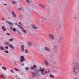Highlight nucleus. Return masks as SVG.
<instances>
[{
	"mask_svg": "<svg viewBox=\"0 0 79 79\" xmlns=\"http://www.w3.org/2000/svg\"><path fill=\"white\" fill-rule=\"evenodd\" d=\"M49 37L52 40H54L55 39V36L53 34H50L49 35Z\"/></svg>",
	"mask_w": 79,
	"mask_h": 79,
	"instance_id": "obj_4",
	"label": "nucleus"
},
{
	"mask_svg": "<svg viewBox=\"0 0 79 79\" xmlns=\"http://www.w3.org/2000/svg\"><path fill=\"white\" fill-rule=\"evenodd\" d=\"M14 64H15V65H17V64H16V62H15V63H14Z\"/></svg>",
	"mask_w": 79,
	"mask_h": 79,
	"instance_id": "obj_43",
	"label": "nucleus"
},
{
	"mask_svg": "<svg viewBox=\"0 0 79 79\" xmlns=\"http://www.w3.org/2000/svg\"><path fill=\"white\" fill-rule=\"evenodd\" d=\"M37 27V26H36L35 25V24H33L32 26V28H34V27Z\"/></svg>",
	"mask_w": 79,
	"mask_h": 79,
	"instance_id": "obj_21",
	"label": "nucleus"
},
{
	"mask_svg": "<svg viewBox=\"0 0 79 79\" xmlns=\"http://www.w3.org/2000/svg\"><path fill=\"white\" fill-rule=\"evenodd\" d=\"M26 1L28 3H31V0H26Z\"/></svg>",
	"mask_w": 79,
	"mask_h": 79,
	"instance_id": "obj_16",
	"label": "nucleus"
},
{
	"mask_svg": "<svg viewBox=\"0 0 79 79\" xmlns=\"http://www.w3.org/2000/svg\"><path fill=\"white\" fill-rule=\"evenodd\" d=\"M5 48L6 49H8V46H7L5 47Z\"/></svg>",
	"mask_w": 79,
	"mask_h": 79,
	"instance_id": "obj_32",
	"label": "nucleus"
},
{
	"mask_svg": "<svg viewBox=\"0 0 79 79\" xmlns=\"http://www.w3.org/2000/svg\"><path fill=\"white\" fill-rule=\"evenodd\" d=\"M10 41H11L13 40V38H11L9 40Z\"/></svg>",
	"mask_w": 79,
	"mask_h": 79,
	"instance_id": "obj_25",
	"label": "nucleus"
},
{
	"mask_svg": "<svg viewBox=\"0 0 79 79\" xmlns=\"http://www.w3.org/2000/svg\"><path fill=\"white\" fill-rule=\"evenodd\" d=\"M1 64L0 63V64Z\"/></svg>",
	"mask_w": 79,
	"mask_h": 79,
	"instance_id": "obj_54",
	"label": "nucleus"
},
{
	"mask_svg": "<svg viewBox=\"0 0 79 79\" xmlns=\"http://www.w3.org/2000/svg\"><path fill=\"white\" fill-rule=\"evenodd\" d=\"M10 71L12 73H14V71H13V70H10Z\"/></svg>",
	"mask_w": 79,
	"mask_h": 79,
	"instance_id": "obj_33",
	"label": "nucleus"
},
{
	"mask_svg": "<svg viewBox=\"0 0 79 79\" xmlns=\"http://www.w3.org/2000/svg\"><path fill=\"white\" fill-rule=\"evenodd\" d=\"M0 49L2 50H4V47L0 46Z\"/></svg>",
	"mask_w": 79,
	"mask_h": 79,
	"instance_id": "obj_19",
	"label": "nucleus"
},
{
	"mask_svg": "<svg viewBox=\"0 0 79 79\" xmlns=\"http://www.w3.org/2000/svg\"><path fill=\"white\" fill-rule=\"evenodd\" d=\"M41 21H42V23L44 22V21H43V20H41Z\"/></svg>",
	"mask_w": 79,
	"mask_h": 79,
	"instance_id": "obj_49",
	"label": "nucleus"
},
{
	"mask_svg": "<svg viewBox=\"0 0 79 79\" xmlns=\"http://www.w3.org/2000/svg\"><path fill=\"white\" fill-rule=\"evenodd\" d=\"M2 68L4 69V70H6V68L4 67V66H3L2 67Z\"/></svg>",
	"mask_w": 79,
	"mask_h": 79,
	"instance_id": "obj_22",
	"label": "nucleus"
},
{
	"mask_svg": "<svg viewBox=\"0 0 79 79\" xmlns=\"http://www.w3.org/2000/svg\"><path fill=\"white\" fill-rule=\"evenodd\" d=\"M25 53H28V52L27 51V49H25Z\"/></svg>",
	"mask_w": 79,
	"mask_h": 79,
	"instance_id": "obj_26",
	"label": "nucleus"
},
{
	"mask_svg": "<svg viewBox=\"0 0 79 79\" xmlns=\"http://www.w3.org/2000/svg\"><path fill=\"white\" fill-rule=\"evenodd\" d=\"M19 11H20V10H21V8H19Z\"/></svg>",
	"mask_w": 79,
	"mask_h": 79,
	"instance_id": "obj_42",
	"label": "nucleus"
},
{
	"mask_svg": "<svg viewBox=\"0 0 79 79\" xmlns=\"http://www.w3.org/2000/svg\"><path fill=\"white\" fill-rule=\"evenodd\" d=\"M19 24H21V23L19 22Z\"/></svg>",
	"mask_w": 79,
	"mask_h": 79,
	"instance_id": "obj_45",
	"label": "nucleus"
},
{
	"mask_svg": "<svg viewBox=\"0 0 79 79\" xmlns=\"http://www.w3.org/2000/svg\"><path fill=\"white\" fill-rule=\"evenodd\" d=\"M50 77L51 78H54V76L52 75V74H50Z\"/></svg>",
	"mask_w": 79,
	"mask_h": 79,
	"instance_id": "obj_20",
	"label": "nucleus"
},
{
	"mask_svg": "<svg viewBox=\"0 0 79 79\" xmlns=\"http://www.w3.org/2000/svg\"><path fill=\"white\" fill-rule=\"evenodd\" d=\"M4 44L6 45H8L9 44V42H4Z\"/></svg>",
	"mask_w": 79,
	"mask_h": 79,
	"instance_id": "obj_18",
	"label": "nucleus"
},
{
	"mask_svg": "<svg viewBox=\"0 0 79 79\" xmlns=\"http://www.w3.org/2000/svg\"><path fill=\"white\" fill-rule=\"evenodd\" d=\"M8 19H10V17L8 18Z\"/></svg>",
	"mask_w": 79,
	"mask_h": 79,
	"instance_id": "obj_52",
	"label": "nucleus"
},
{
	"mask_svg": "<svg viewBox=\"0 0 79 79\" xmlns=\"http://www.w3.org/2000/svg\"><path fill=\"white\" fill-rule=\"evenodd\" d=\"M75 64H76V67L74 65L73 68V73H74L75 74H77L79 73V69L77 68H79V63L77 61L75 63Z\"/></svg>",
	"mask_w": 79,
	"mask_h": 79,
	"instance_id": "obj_1",
	"label": "nucleus"
},
{
	"mask_svg": "<svg viewBox=\"0 0 79 79\" xmlns=\"http://www.w3.org/2000/svg\"><path fill=\"white\" fill-rule=\"evenodd\" d=\"M2 27L3 31H6V28H5V27H4V26H2Z\"/></svg>",
	"mask_w": 79,
	"mask_h": 79,
	"instance_id": "obj_15",
	"label": "nucleus"
},
{
	"mask_svg": "<svg viewBox=\"0 0 79 79\" xmlns=\"http://www.w3.org/2000/svg\"><path fill=\"white\" fill-rule=\"evenodd\" d=\"M45 63L46 65L47 66H48V61H47V60H45Z\"/></svg>",
	"mask_w": 79,
	"mask_h": 79,
	"instance_id": "obj_17",
	"label": "nucleus"
},
{
	"mask_svg": "<svg viewBox=\"0 0 79 79\" xmlns=\"http://www.w3.org/2000/svg\"><path fill=\"white\" fill-rule=\"evenodd\" d=\"M12 0V1H13V0Z\"/></svg>",
	"mask_w": 79,
	"mask_h": 79,
	"instance_id": "obj_53",
	"label": "nucleus"
},
{
	"mask_svg": "<svg viewBox=\"0 0 79 79\" xmlns=\"http://www.w3.org/2000/svg\"><path fill=\"white\" fill-rule=\"evenodd\" d=\"M20 57L21 58L20 60L21 61H22V62H23V61H24V57L23 56H21Z\"/></svg>",
	"mask_w": 79,
	"mask_h": 79,
	"instance_id": "obj_9",
	"label": "nucleus"
},
{
	"mask_svg": "<svg viewBox=\"0 0 79 79\" xmlns=\"http://www.w3.org/2000/svg\"><path fill=\"white\" fill-rule=\"evenodd\" d=\"M62 39H63V38L60 37L59 39V43H60V42H62Z\"/></svg>",
	"mask_w": 79,
	"mask_h": 79,
	"instance_id": "obj_14",
	"label": "nucleus"
},
{
	"mask_svg": "<svg viewBox=\"0 0 79 79\" xmlns=\"http://www.w3.org/2000/svg\"><path fill=\"white\" fill-rule=\"evenodd\" d=\"M41 74L42 75H44V74H45V73H43Z\"/></svg>",
	"mask_w": 79,
	"mask_h": 79,
	"instance_id": "obj_36",
	"label": "nucleus"
},
{
	"mask_svg": "<svg viewBox=\"0 0 79 79\" xmlns=\"http://www.w3.org/2000/svg\"><path fill=\"white\" fill-rule=\"evenodd\" d=\"M77 18V17H74V19H76Z\"/></svg>",
	"mask_w": 79,
	"mask_h": 79,
	"instance_id": "obj_37",
	"label": "nucleus"
},
{
	"mask_svg": "<svg viewBox=\"0 0 79 79\" xmlns=\"http://www.w3.org/2000/svg\"><path fill=\"white\" fill-rule=\"evenodd\" d=\"M45 73H46V74H47V73H48V72H47V71H45Z\"/></svg>",
	"mask_w": 79,
	"mask_h": 79,
	"instance_id": "obj_40",
	"label": "nucleus"
},
{
	"mask_svg": "<svg viewBox=\"0 0 79 79\" xmlns=\"http://www.w3.org/2000/svg\"><path fill=\"white\" fill-rule=\"evenodd\" d=\"M11 13H12V15H13L14 17V18H16V14H15V13L13 11H12Z\"/></svg>",
	"mask_w": 79,
	"mask_h": 79,
	"instance_id": "obj_7",
	"label": "nucleus"
},
{
	"mask_svg": "<svg viewBox=\"0 0 79 79\" xmlns=\"http://www.w3.org/2000/svg\"><path fill=\"white\" fill-rule=\"evenodd\" d=\"M39 6H40L41 8H44V9H45V6L43 4H40L39 5Z\"/></svg>",
	"mask_w": 79,
	"mask_h": 79,
	"instance_id": "obj_8",
	"label": "nucleus"
},
{
	"mask_svg": "<svg viewBox=\"0 0 79 79\" xmlns=\"http://www.w3.org/2000/svg\"><path fill=\"white\" fill-rule=\"evenodd\" d=\"M4 5H5V6H6V5H7V4H4Z\"/></svg>",
	"mask_w": 79,
	"mask_h": 79,
	"instance_id": "obj_44",
	"label": "nucleus"
},
{
	"mask_svg": "<svg viewBox=\"0 0 79 79\" xmlns=\"http://www.w3.org/2000/svg\"><path fill=\"white\" fill-rule=\"evenodd\" d=\"M24 63L22 64V66H24Z\"/></svg>",
	"mask_w": 79,
	"mask_h": 79,
	"instance_id": "obj_46",
	"label": "nucleus"
},
{
	"mask_svg": "<svg viewBox=\"0 0 79 79\" xmlns=\"http://www.w3.org/2000/svg\"><path fill=\"white\" fill-rule=\"evenodd\" d=\"M8 46L13 50H14V49H15V48H14V47H13V45L11 44H9L8 45Z\"/></svg>",
	"mask_w": 79,
	"mask_h": 79,
	"instance_id": "obj_6",
	"label": "nucleus"
},
{
	"mask_svg": "<svg viewBox=\"0 0 79 79\" xmlns=\"http://www.w3.org/2000/svg\"><path fill=\"white\" fill-rule=\"evenodd\" d=\"M55 48V49H54V51H55V50H56V48Z\"/></svg>",
	"mask_w": 79,
	"mask_h": 79,
	"instance_id": "obj_41",
	"label": "nucleus"
},
{
	"mask_svg": "<svg viewBox=\"0 0 79 79\" xmlns=\"http://www.w3.org/2000/svg\"><path fill=\"white\" fill-rule=\"evenodd\" d=\"M15 25H16V26L18 25V23H15Z\"/></svg>",
	"mask_w": 79,
	"mask_h": 79,
	"instance_id": "obj_35",
	"label": "nucleus"
},
{
	"mask_svg": "<svg viewBox=\"0 0 79 79\" xmlns=\"http://www.w3.org/2000/svg\"><path fill=\"white\" fill-rule=\"evenodd\" d=\"M25 69L26 70H28V69H29V68L28 67H27L25 68Z\"/></svg>",
	"mask_w": 79,
	"mask_h": 79,
	"instance_id": "obj_31",
	"label": "nucleus"
},
{
	"mask_svg": "<svg viewBox=\"0 0 79 79\" xmlns=\"http://www.w3.org/2000/svg\"><path fill=\"white\" fill-rule=\"evenodd\" d=\"M2 20H3V21L5 20V19H4L3 18H2Z\"/></svg>",
	"mask_w": 79,
	"mask_h": 79,
	"instance_id": "obj_39",
	"label": "nucleus"
},
{
	"mask_svg": "<svg viewBox=\"0 0 79 79\" xmlns=\"http://www.w3.org/2000/svg\"><path fill=\"white\" fill-rule=\"evenodd\" d=\"M13 4H16V2L15 1H14L12 2Z\"/></svg>",
	"mask_w": 79,
	"mask_h": 79,
	"instance_id": "obj_27",
	"label": "nucleus"
},
{
	"mask_svg": "<svg viewBox=\"0 0 79 79\" xmlns=\"http://www.w3.org/2000/svg\"><path fill=\"white\" fill-rule=\"evenodd\" d=\"M34 68H36V65H34L33 66H31L30 67V69H34Z\"/></svg>",
	"mask_w": 79,
	"mask_h": 79,
	"instance_id": "obj_11",
	"label": "nucleus"
},
{
	"mask_svg": "<svg viewBox=\"0 0 79 79\" xmlns=\"http://www.w3.org/2000/svg\"><path fill=\"white\" fill-rule=\"evenodd\" d=\"M17 79H19V78H17Z\"/></svg>",
	"mask_w": 79,
	"mask_h": 79,
	"instance_id": "obj_51",
	"label": "nucleus"
},
{
	"mask_svg": "<svg viewBox=\"0 0 79 79\" xmlns=\"http://www.w3.org/2000/svg\"><path fill=\"white\" fill-rule=\"evenodd\" d=\"M45 70V69L43 68L42 69H42L41 68H40L39 69V71H41V73H43L44 72V71Z\"/></svg>",
	"mask_w": 79,
	"mask_h": 79,
	"instance_id": "obj_12",
	"label": "nucleus"
},
{
	"mask_svg": "<svg viewBox=\"0 0 79 79\" xmlns=\"http://www.w3.org/2000/svg\"><path fill=\"white\" fill-rule=\"evenodd\" d=\"M33 29H35V30H36V29H37V27H34V28H33Z\"/></svg>",
	"mask_w": 79,
	"mask_h": 79,
	"instance_id": "obj_24",
	"label": "nucleus"
},
{
	"mask_svg": "<svg viewBox=\"0 0 79 79\" xmlns=\"http://www.w3.org/2000/svg\"><path fill=\"white\" fill-rule=\"evenodd\" d=\"M15 70H16V71H18V72H19V70L17 69H16V68H15Z\"/></svg>",
	"mask_w": 79,
	"mask_h": 79,
	"instance_id": "obj_30",
	"label": "nucleus"
},
{
	"mask_svg": "<svg viewBox=\"0 0 79 79\" xmlns=\"http://www.w3.org/2000/svg\"><path fill=\"white\" fill-rule=\"evenodd\" d=\"M74 79H77V78H75Z\"/></svg>",
	"mask_w": 79,
	"mask_h": 79,
	"instance_id": "obj_47",
	"label": "nucleus"
},
{
	"mask_svg": "<svg viewBox=\"0 0 79 79\" xmlns=\"http://www.w3.org/2000/svg\"><path fill=\"white\" fill-rule=\"evenodd\" d=\"M6 34H7V35H10V34L8 33H6Z\"/></svg>",
	"mask_w": 79,
	"mask_h": 79,
	"instance_id": "obj_34",
	"label": "nucleus"
},
{
	"mask_svg": "<svg viewBox=\"0 0 79 79\" xmlns=\"http://www.w3.org/2000/svg\"><path fill=\"white\" fill-rule=\"evenodd\" d=\"M44 49L46 50V51H48V52H50V50L49 49V48H48L45 47L44 48Z\"/></svg>",
	"mask_w": 79,
	"mask_h": 79,
	"instance_id": "obj_13",
	"label": "nucleus"
},
{
	"mask_svg": "<svg viewBox=\"0 0 79 79\" xmlns=\"http://www.w3.org/2000/svg\"><path fill=\"white\" fill-rule=\"evenodd\" d=\"M7 23H8L10 25V26H11L10 27V29L11 30H13V24L11 23L10 22H9L8 21H6Z\"/></svg>",
	"mask_w": 79,
	"mask_h": 79,
	"instance_id": "obj_5",
	"label": "nucleus"
},
{
	"mask_svg": "<svg viewBox=\"0 0 79 79\" xmlns=\"http://www.w3.org/2000/svg\"><path fill=\"white\" fill-rule=\"evenodd\" d=\"M35 71L34 72H32L31 73L32 74L33 76L34 77H38L40 76L39 70L38 69H35Z\"/></svg>",
	"mask_w": 79,
	"mask_h": 79,
	"instance_id": "obj_2",
	"label": "nucleus"
},
{
	"mask_svg": "<svg viewBox=\"0 0 79 79\" xmlns=\"http://www.w3.org/2000/svg\"><path fill=\"white\" fill-rule=\"evenodd\" d=\"M18 32L19 34V35H21L22 34L21 33V32H19V31H17Z\"/></svg>",
	"mask_w": 79,
	"mask_h": 79,
	"instance_id": "obj_28",
	"label": "nucleus"
},
{
	"mask_svg": "<svg viewBox=\"0 0 79 79\" xmlns=\"http://www.w3.org/2000/svg\"><path fill=\"white\" fill-rule=\"evenodd\" d=\"M18 27H19L20 29L22 30L23 32L25 33V34H26V33H27L26 31L25 30L23 29L24 28H23L22 27H21L20 25H19Z\"/></svg>",
	"mask_w": 79,
	"mask_h": 79,
	"instance_id": "obj_3",
	"label": "nucleus"
},
{
	"mask_svg": "<svg viewBox=\"0 0 79 79\" xmlns=\"http://www.w3.org/2000/svg\"><path fill=\"white\" fill-rule=\"evenodd\" d=\"M21 50L22 52H24V45H23L21 46Z\"/></svg>",
	"mask_w": 79,
	"mask_h": 79,
	"instance_id": "obj_10",
	"label": "nucleus"
},
{
	"mask_svg": "<svg viewBox=\"0 0 79 79\" xmlns=\"http://www.w3.org/2000/svg\"><path fill=\"white\" fill-rule=\"evenodd\" d=\"M28 44L29 45H32V44L30 43H29Z\"/></svg>",
	"mask_w": 79,
	"mask_h": 79,
	"instance_id": "obj_38",
	"label": "nucleus"
},
{
	"mask_svg": "<svg viewBox=\"0 0 79 79\" xmlns=\"http://www.w3.org/2000/svg\"><path fill=\"white\" fill-rule=\"evenodd\" d=\"M73 63H74V61H73Z\"/></svg>",
	"mask_w": 79,
	"mask_h": 79,
	"instance_id": "obj_48",
	"label": "nucleus"
},
{
	"mask_svg": "<svg viewBox=\"0 0 79 79\" xmlns=\"http://www.w3.org/2000/svg\"><path fill=\"white\" fill-rule=\"evenodd\" d=\"M12 30L14 31V32H16V29L15 28H13V29Z\"/></svg>",
	"mask_w": 79,
	"mask_h": 79,
	"instance_id": "obj_23",
	"label": "nucleus"
},
{
	"mask_svg": "<svg viewBox=\"0 0 79 79\" xmlns=\"http://www.w3.org/2000/svg\"><path fill=\"white\" fill-rule=\"evenodd\" d=\"M4 52H5V53H8V51L7 50L5 51Z\"/></svg>",
	"mask_w": 79,
	"mask_h": 79,
	"instance_id": "obj_29",
	"label": "nucleus"
},
{
	"mask_svg": "<svg viewBox=\"0 0 79 79\" xmlns=\"http://www.w3.org/2000/svg\"><path fill=\"white\" fill-rule=\"evenodd\" d=\"M15 77H17V75H16Z\"/></svg>",
	"mask_w": 79,
	"mask_h": 79,
	"instance_id": "obj_50",
	"label": "nucleus"
}]
</instances>
